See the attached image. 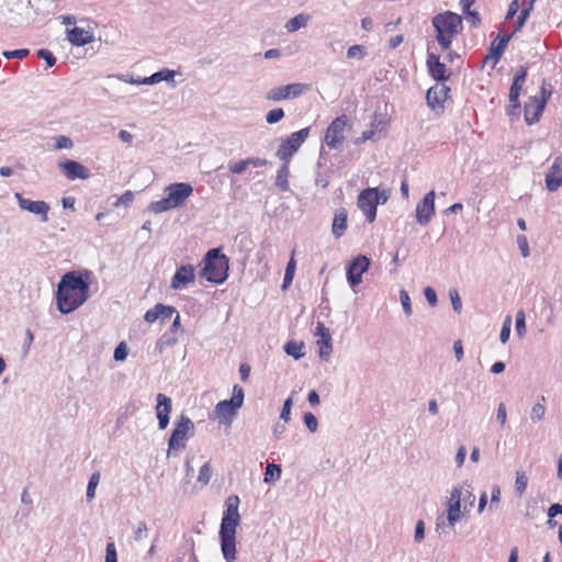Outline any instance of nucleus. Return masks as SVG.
<instances>
[{
	"label": "nucleus",
	"mask_w": 562,
	"mask_h": 562,
	"mask_svg": "<svg viewBox=\"0 0 562 562\" xmlns=\"http://www.w3.org/2000/svg\"><path fill=\"white\" fill-rule=\"evenodd\" d=\"M532 12L531 9H528L526 7H521V11L518 15V19L516 21V26H515V30L514 32H517L519 30H521V27L525 25L527 19L529 18L530 13Z\"/></svg>",
	"instance_id": "47"
},
{
	"label": "nucleus",
	"mask_w": 562,
	"mask_h": 562,
	"mask_svg": "<svg viewBox=\"0 0 562 562\" xmlns=\"http://www.w3.org/2000/svg\"><path fill=\"white\" fill-rule=\"evenodd\" d=\"M284 117V111L281 108L270 110L266 114V121L268 124H276Z\"/></svg>",
	"instance_id": "40"
},
{
	"label": "nucleus",
	"mask_w": 562,
	"mask_h": 562,
	"mask_svg": "<svg viewBox=\"0 0 562 562\" xmlns=\"http://www.w3.org/2000/svg\"><path fill=\"white\" fill-rule=\"evenodd\" d=\"M176 75H177V71L171 70L169 68H162L161 70L153 74V80L155 81V85L159 83L161 81H166V82L170 83L172 87H175L176 86V82H175Z\"/></svg>",
	"instance_id": "28"
},
{
	"label": "nucleus",
	"mask_w": 562,
	"mask_h": 562,
	"mask_svg": "<svg viewBox=\"0 0 562 562\" xmlns=\"http://www.w3.org/2000/svg\"><path fill=\"white\" fill-rule=\"evenodd\" d=\"M510 326H512V317L507 316L503 323L501 334H499V340L502 344H506L509 339L510 335Z\"/></svg>",
	"instance_id": "43"
},
{
	"label": "nucleus",
	"mask_w": 562,
	"mask_h": 562,
	"mask_svg": "<svg viewBox=\"0 0 562 562\" xmlns=\"http://www.w3.org/2000/svg\"><path fill=\"white\" fill-rule=\"evenodd\" d=\"M29 53H30L29 49L21 48V49H14V50H4L2 53V55L7 59H12V58L23 59L29 55Z\"/></svg>",
	"instance_id": "49"
},
{
	"label": "nucleus",
	"mask_w": 562,
	"mask_h": 562,
	"mask_svg": "<svg viewBox=\"0 0 562 562\" xmlns=\"http://www.w3.org/2000/svg\"><path fill=\"white\" fill-rule=\"evenodd\" d=\"M193 193V188L188 182H175L165 188V196L153 201L148 210L155 214L164 213L172 209L182 207Z\"/></svg>",
	"instance_id": "4"
},
{
	"label": "nucleus",
	"mask_w": 562,
	"mask_h": 562,
	"mask_svg": "<svg viewBox=\"0 0 562 562\" xmlns=\"http://www.w3.org/2000/svg\"><path fill=\"white\" fill-rule=\"evenodd\" d=\"M171 398L159 393L157 395L156 414L159 429H166L169 424V414L171 412Z\"/></svg>",
	"instance_id": "22"
},
{
	"label": "nucleus",
	"mask_w": 562,
	"mask_h": 562,
	"mask_svg": "<svg viewBox=\"0 0 562 562\" xmlns=\"http://www.w3.org/2000/svg\"><path fill=\"white\" fill-rule=\"evenodd\" d=\"M546 100L544 98H539L538 95L531 97L529 101L525 104V121L528 125H532L540 120V116L544 110Z\"/></svg>",
	"instance_id": "20"
},
{
	"label": "nucleus",
	"mask_w": 562,
	"mask_h": 562,
	"mask_svg": "<svg viewBox=\"0 0 562 562\" xmlns=\"http://www.w3.org/2000/svg\"><path fill=\"white\" fill-rule=\"evenodd\" d=\"M424 295L427 300V302L429 303L430 306H436L437 305V294H436V291L430 288V286H427L425 288L424 290Z\"/></svg>",
	"instance_id": "62"
},
{
	"label": "nucleus",
	"mask_w": 562,
	"mask_h": 562,
	"mask_svg": "<svg viewBox=\"0 0 562 562\" xmlns=\"http://www.w3.org/2000/svg\"><path fill=\"white\" fill-rule=\"evenodd\" d=\"M37 56L46 61L47 67H53L56 64L55 56L48 49L42 48L37 50Z\"/></svg>",
	"instance_id": "52"
},
{
	"label": "nucleus",
	"mask_w": 562,
	"mask_h": 562,
	"mask_svg": "<svg viewBox=\"0 0 562 562\" xmlns=\"http://www.w3.org/2000/svg\"><path fill=\"white\" fill-rule=\"evenodd\" d=\"M562 186V155L554 158L552 166L546 173V188L555 192Z\"/></svg>",
	"instance_id": "17"
},
{
	"label": "nucleus",
	"mask_w": 562,
	"mask_h": 562,
	"mask_svg": "<svg viewBox=\"0 0 562 562\" xmlns=\"http://www.w3.org/2000/svg\"><path fill=\"white\" fill-rule=\"evenodd\" d=\"M544 414H546V406H544V404L541 403V402H538L531 408L530 419L533 423H538V422L543 419Z\"/></svg>",
	"instance_id": "36"
},
{
	"label": "nucleus",
	"mask_w": 562,
	"mask_h": 562,
	"mask_svg": "<svg viewBox=\"0 0 562 562\" xmlns=\"http://www.w3.org/2000/svg\"><path fill=\"white\" fill-rule=\"evenodd\" d=\"M308 21V15H305L303 13L295 15L294 18L290 19L285 23V29L288 32L293 33L299 31L302 27H305Z\"/></svg>",
	"instance_id": "29"
},
{
	"label": "nucleus",
	"mask_w": 562,
	"mask_h": 562,
	"mask_svg": "<svg viewBox=\"0 0 562 562\" xmlns=\"http://www.w3.org/2000/svg\"><path fill=\"white\" fill-rule=\"evenodd\" d=\"M303 422L311 432H315L317 430L318 422L313 413H305L303 416Z\"/></svg>",
	"instance_id": "44"
},
{
	"label": "nucleus",
	"mask_w": 562,
	"mask_h": 562,
	"mask_svg": "<svg viewBox=\"0 0 562 562\" xmlns=\"http://www.w3.org/2000/svg\"><path fill=\"white\" fill-rule=\"evenodd\" d=\"M465 457H467V449H465L464 446H460L458 451H457V454H456V465H457V468L460 469L464 464Z\"/></svg>",
	"instance_id": "64"
},
{
	"label": "nucleus",
	"mask_w": 562,
	"mask_h": 562,
	"mask_svg": "<svg viewBox=\"0 0 562 562\" xmlns=\"http://www.w3.org/2000/svg\"><path fill=\"white\" fill-rule=\"evenodd\" d=\"M281 467L274 463H268L266 467L263 481L266 483H273L278 481L281 476Z\"/></svg>",
	"instance_id": "31"
},
{
	"label": "nucleus",
	"mask_w": 562,
	"mask_h": 562,
	"mask_svg": "<svg viewBox=\"0 0 562 562\" xmlns=\"http://www.w3.org/2000/svg\"><path fill=\"white\" fill-rule=\"evenodd\" d=\"M194 436V424L186 415H181L175 423V428L168 441V456L172 451H181L186 448L187 441Z\"/></svg>",
	"instance_id": "7"
},
{
	"label": "nucleus",
	"mask_w": 562,
	"mask_h": 562,
	"mask_svg": "<svg viewBox=\"0 0 562 562\" xmlns=\"http://www.w3.org/2000/svg\"><path fill=\"white\" fill-rule=\"evenodd\" d=\"M427 67L430 76L437 81H446L450 77L447 67L440 61V57L434 53L427 55Z\"/></svg>",
	"instance_id": "21"
},
{
	"label": "nucleus",
	"mask_w": 562,
	"mask_h": 562,
	"mask_svg": "<svg viewBox=\"0 0 562 562\" xmlns=\"http://www.w3.org/2000/svg\"><path fill=\"white\" fill-rule=\"evenodd\" d=\"M517 244L520 249L521 256L527 258L530 255V249L528 245V239L525 235L517 236Z\"/></svg>",
	"instance_id": "55"
},
{
	"label": "nucleus",
	"mask_w": 562,
	"mask_h": 562,
	"mask_svg": "<svg viewBox=\"0 0 562 562\" xmlns=\"http://www.w3.org/2000/svg\"><path fill=\"white\" fill-rule=\"evenodd\" d=\"M307 88L308 87L306 85L299 83V82L280 86V87L270 89L267 92L266 98H267V100L274 101V102L286 100L290 98H297L305 90H307Z\"/></svg>",
	"instance_id": "11"
},
{
	"label": "nucleus",
	"mask_w": 562,
	"mask_h": 562,
	"mask_svg": "<svg viewBox=\"0 0 562 562\" xmlns=\"http://www.w3.org/2000/svg\"><path fill=\"white\" fill-rule=\"evenodd\" d=\"M148 527L145 521H138L136 529L134 530V540L140 541L143 538L147 537Z\"/></svg>",
	"instance_id": "53"
},
{
	"label": "nucleus",
	"mask_w": 562,
	"mask_h": 562,
	"mask_svg": "<svg viewBox=\"0 0 562 562\" xmlns=\"http://www.w3.org/2000/svg\"><path fill=\"white\" fill-rule=\"evenodd\" d=\"M59 167L61 168L64 175L70 179H88L90 177V172L87 167L81 165L78 161L75 160H66L61 164H59Z\"/></svg>",
	"instance_id": "23"
},
{
	"label": "nucleus",
	"mask_w": 562,
	"mask_h": 562,
	"mask_svg": "<svg viewBox=\"0 0 562 562\" xmlns=\"http://www.w3.org/2000/svg\"><path fill=\"white\" fill-rule=\"evenodd\" d=\"M128 355V348L124 341L120 342L114 350V359L116 361H124Z\"/></svg>",
	"instance_id": "48"
},
{
	"label": "nucleus",
	"mask_w": 562,
	"mask_h": 562,
	"mask_svg": "<svg viewBox=\"0 0 562 562\" xmlns=\"http://www.w3.org/2000/svg\"><path fill=\"white\" fill-rule=\"evenodd\" d=\"M68 40L75 46H83L93 41V35L89 31L76 26L68 30Z\"/></svg>",
	"instance_id": "26"
},
{
	"label": "nucleus",
	"mask_w": 562,
	"mask_h": 562,
	"mask_svg": "<svg viewBox=\"0 0 562 562\" xmlns=\"http://www.w3.org/2000/svg\"><path fill=\"white\" fill-rule=\"evenodd\" d=\"M72 147H74V142L70 137L59 135L55 138V148L56 149H63V148L70 149Z\"/></svg>",
	"instance_id": "46"
},
{
	"label": "nucleus",
	"mask_w": 562,
	"mask_h": 562,
	"mask_svg": "<svg viewBox=\"0 0 562 562\" xmlns=\"http://www.w3.org/2000/svg\"><path fill=\"white\" fill-rule=\"evenodd\" d=\"M496 419L497 422L501 424L502 427H505L506 426V422H507V411H506V406L504 403H501L497 407V412H496Z\"/></svg>",
	"instance_id": "59"
},
{
	"label": "nucleus",
	"mask_w": 562,
	"mask_h": 562,
	"mask_svg": "<svg viewBox=\"0 0 562 562\" xmlns=\"http://www.w3.org/2000/svg\"><path fill=\"white\" fill-rule=\"evenodd\" d=\"M435 214V191H429L416 206V220L427 225Z\"/></svg>",
	"instance_id": "16"
},
{
	"label": "nucleus",
	"mask_w": 562,
	"mask_h": 562,
	"mask_svg": "<svg viewBox=\"0 0 562 562\" xmlns=\"http://www.w3.org/2000/svg\"><path fill=\"white\" fill-rule=\"evenodd\" d=\"M228 169L232 173L241 175L247 169L246 160L231 161L228 164Z\"/></svg>",
	"instance_id": "51"
},
{
	"label": "nucleus",
	"mask_w": 562,
	"mask_h": 562,
	"mask_svg": "<svg viewBox=\"0 0 562 562\" xmlns=\"http://www.w3.org/2000/svg\"><path fill=\"white\" fill-rule=\"evenodd\" d=\"M431 23L436 31V41L442 50H448L453 38L463 30L461 15L452 11L436 14Z\"/></svg>",
	"instance_id": "3"
},
{
	"label": "nucleus",
	"mask_w": 562,
	"mask_h": 562,
	"mask_svg": "<svg viewBox=\"0 0 562 562\" xmlns=\"http://www.w3.org/2000/svg\"><path fill=\"white\" fill-rule=\"evenodd\" d=\"M105 562H117L116 549L114 542H108L105 548Z\"/></svg>",
	"instance_id": "58"
},
{
	"label": "nucleus",
	"mask_w": 562,
	"mask_h": 562,
	"mask_svg": "<svg viewBox=\"0 0 562 562\" xmlns=\"http://www.w3.org/2000/svg\"><path fill=\"white\" fill-rule=\"evenodd\" d=\"M292 405H293L292 397H288L283 403L280 418L283 419L285 423L290 420Z\"/></svg>",
	"instance_id": "57"
},
{
	"label": "nucleus",
	"mask_w": 562,
	"mask_h": 562,
	"mask_svg": "<svg viewBox=\"0 0 562 562\" xmlns=\"http://www.w3.org/2000/svg\"><path fill=\"white\" fill-rule=\"evenodd\" d=\"M201 276L209 282L221 284L228 277L229 259L220 248L210 249L204 259Z\"/></svg>",
	"instance_id": "5"
},
{
	"label": "nucleus",
	"mask_w": 562,
	"mask_h": 562,
	"mask_svg": "<svg viewBox=\"0 0 562 562\" xmlns=\"http://www.w3.org/2000/svg\"><path fill=\"white\" fill-rule=\"evenodd\" d=\"M162 310H166V311H169L167 308V305H164L161 303H158L156 304L153 308L148 310L146 313H145V321L147 323H154L156 322L157 319H159V313H161Z\"/></svg>",
	"instance_id": "35"
},
{
	"label": "nucleus",
	"mask_w": 562,
	"mask_h": 562,
	"mask_svg": "<svg viewBox=\"0 0 562 562\" xmlns=\"http://www.w3.org/2000/svg\"><path fill=\"white\" fill-rule=\"evenodd\" d=\"M462 501H465L463 486H453L447 502V515L445 516L441 514L436 519V530L438 532H445L446 527L453 528L456 524L461 519Z\"/></svg>",
	"instance_id": "6"
},
{
	"label": "nucleus",
	"mask_w": 562,
	"mask_h": 562,
	"mask_svg": "<svg viewBox=\"0 0 562 562\" xmlns=\"http://www.w3.org/2000/svg\"><path fill=\"white\" fill-rule=\"evenodd\" d=\"M239 497L231 495L225 502V512L220 527V540L223 558L226 562L236 560V528L240 522L238 512Z\"/></svg>",
	"instance_id": "2"
},
{
	"label": "nucleus",
	"mask_w": 562,
	"mask_h": 562,
	"mask_svg": "<svg viewBox=\"0 0 562 562\" xmlns=\"http://www.w3.org/2000/svg\"><path fill=\"white\" fill-rule=\"evenodd\" d=\"M449 296L451 300L452 308L456 313L460 314L462 310V302L457 290H450Z\"/></svg>",
	"instance_id": "54"
},
{
	"label": "nucleus",
	"mask_w": 562,
	"mask_h": 562,
	"mask_svg": "<svg viewBox=\"0 0 562 562\" xmlns=\"http://www.w3.org/2000/svg\"><path fill=\"white\" fill-rule=\"evenodd\" d=\"M134 200V194L132 191H126L124 192L119 199L117 201L114 203L115 206H119V205H130Z\"/></svg>",
	"instance_id": "60"
},
{
	"label": "nucleus",
	"mask_w": 562,
	"mask_h": 562,
	"mask_svg": "<svg viewBox=\"0 0 562 562\" xmlns=\"http://www.w3.org/2000/svg\"><path fill=\"white\" fill-rule=\"evenodd\" d=\"M366 55V48L359 44L350 46L347 50V57L350 59H362Z\"/></svg>",
	"instance_id": "37"
},
{
	"label": "nucleus",
	"mask_w": 562,
	"mask_h": 562,
	"mask_svg": "<svg viewBox=\"0 0 562 562\" xmlns=\"http://www.w3.org/2000/svg\"><path fill=\"white\" fill-rule=\"evenodd\" d=\"M521 87H517L515 85H512L509 90V102L514 109H518L520 106L519 103V95L521 91Z\"/></svg>",
	"instance_id": "45"
},
{
	"label": "nucleus",
	"mask_w": 562,
	"mask_h": 562,
	"mask_svg": "<svg viewBox=\"0 0 562 562\" xmlns=\"http://www.w3.org/2000/svg\"><path fill=\"white\" fill-rule=\"evenodd\" d=\"M289 176H290V169L289 164L283 162L282 166L279 168L276 177V186L283 192L289 191Z\"/></svg>",
	"instance_id": "27"
},
{
	"label": "nucleus",
	"mask_w": 562,
	"mask_h": 562,
	"mask_svg": "<svg viewBox=\"0 0 562 562\" xmlns=\"http://www.w3.org/2000/svg\"><path fill=\"white\" fill-rule=\"evenodd\" d=\"M528 486V476L524 471H516L515 495L521 497Z\"/></svg>",
	"instance_id": "30"
},
{
	"label": "nucleus",
	"mask_w": 562,
	"mask_h": 562,
	"mask_svg": "<svg viewBox=\"0 0 562 562\" xmlns=\"http://www.w3.org/2000/svg\"><path fill=\"white\" fill-rule=\"evenodd\" d=\"M347 115L336 117L328 126L325 135V142L329 148H337L342 144L345 127L347 125Z\"/></svg>",
	"instance_id": "12"
},
{
	"label": "nucleus",
	"mask_w": 562,
	"mask_h": 562,
	"mask_svg": "<svg viewBox=\"0 0 562 562\" xmlns=\"http://www.w3.org/2000/svg\"><path fill=\"white\" fill-rule=\"evenodd\" d=\"M527 70L528 68L526 66H520L518 72L514 77L513 85L522 88L526 81Z\"/></svg>",
	"instance_id": "56"
},
{
	"label": "nucleus",
	"mask_w": 562,
	"mask_h": 562,
	"mask_svg": "<svg viewBox=\"0 0 562 562\" xmlns=\"http://www.w3.org/2000/svg\"><path fill=\"white\" fill-rule=\"evenodd\" d=\"M510 37L512 35H504L499 38V42L497 44L492 43L490 53L484 57V63L487 64L490 60H492L493 66H495L501 59Z\"/></svg>",
	"instance_id": "25"
},
{
	"label": "nucleus",
	"mask_w": 562,
	"mask_h": 562,
	"mask_svg": "<svg viewBox=\"0 0 562 562\" xmlns=\"http://www.w3.org/2000/svg\"><path fill=\"white\" fill-rule=\"evenodd\" d=\"M516 333L520 338L526 334V316L522 310H519L516 314Z\"/></svg>",
	"instance_id": "38"
},
{
	"label": "nucleus",
	"mask_w": 562,
	"mask_h": 562,
	"mask_svg": "<svg viewBox=\"0 0 562 562\" xmlns=\"http://www.w3.org/2000/svg\"><path fill=\"white\" fill-rule=\"evenodd\" d=\"M378 196V188H367L358 195L357 205L363 212L369 223L374 222L376 217Z\"/></svg>",
	"instance_id": "10"
},
{
	"label": "nucleus",
	"mask_w": 562,
	"mask_h": 562,
	"mask_svg": "<svg viewBox=\"0 0 562 562\" xmlns=\"http://www.w3.org/2000/svg\"><path fill=\"white\" fill-rule=\"evenodd\" d=\"M14 198L18 201L19 206L40 216L41 222H47L48 216L47 213L49 211V205L45 201H32L30 199L24 198L21 193L16 192Z\"/></svg>",
	"instance_id": "14"
},
{
	"label": "nucleus",
	"mask_w": 562,
	"mask_h": 562,
	"mask_svg": "<svg viewBox=\"0 0 562 562\" xmlns=\"http://www.w3.org/2000/svg\"><path fill=\"white\" fill-rule=\"evenodd\" d=\"M400 301L403 306V311H404L405 315L411 316L413 313V310H412L411 299H409L407 291H405V290L400 291Z\"/></svg>",
	"instance_id": "42"
},
{
	"label": "nucleus",
	"mask_w": 562,
	"mask_h": 562,
	"mask_svg": "<svg viewBox=\"0 0 562 562\" xmlns=\"http://www.w3.org/2000/svg\"><path fill=\"white\" fill-rule=\"evenodd\" d=\"M245 160H246L247 167H254V168L263 167L269 164L267 159L259 158V157H248Z\"/></svg>",
	"instance_id": "61"
},
{
	"label": "nucleus",
	"mask_w": 562,
	"mask_h": 562,
	"mask_svg": "<svg viewBox=\"0 0 562 562\" xmlns=\"http://www.w3.org/2000/svg\"><path fill=\"white\" fill-rule=\"evenodd\" d=\"M295 267H296V263L292 256L286 265V268H285V273H284L283 283H282L283 290L288 289L290 286V284L292 283L294 272H295Z\"/></svg>",
	"instance_id": "34"
},
{
	"label": "nucleus",
	"mask_w": 562,
	"mask_h": 562,
	"mask_svg": "<svg viewBox=\"0 0 562 562\" xmlns=\"http://www.w3.org/2000/svg\"><path fill=\"white\" fill-rule=\"evenodd\" d=\"M425 538V525L423 520H418L415 528L414 539L420 542Z\"/></svg>",
	"instance_id": "63"
},
{
	"label": "nucleus",
	"mask_w": 562,
	"mask_h": 562,
	"mask_svg": "<svg viewBox=\"0 0 562 562\" xmlns=\"http://www.w3.org/2000/svg\"><path fill=\"white\" fill-rule=\"evenodd\" d=\"M311 132L310 127L292 133L283 139L276 151V156L285 164H290L293 155L300 149Z\"/></svg>",
	"instance_id": "8"
},
{
	"label": "nucleus",
	"mask_w": 562,
	"mask_h": 562,
	"mask_svg": "<svg viewBox=\"0 0 562 562\" xmlns=\"http://www.w3.org/2000/svg\"><path fill=\"white\" fill-rule=\"evenodd\" d=\"M303 348H304V345L303 342H296V341H289L285 344L284 346V351L289 355V356H292L294 359H301L302 357H304V352H303Z\"/></svg>",
	"instance_id": "32"
},
{
	"label": "nucleus",
	"mask_w": 562,
	"mask_h": 562,
	"mask_svg": "<svg viewBox=\"0 0 562 562\" xmlns=\"http://www.w3.org/2000/svg\"><path fill=\"white\" fill-rule=\"evenodd\" d=\"M450 88L445 83H437L429 88L426 93V101L430 109L442 108L445 101L448 99Z\"/></svg>",
	"instance_id": "19"
},
{
	"label": "nucleus",
	"mask_w": 562,
	"mask_h": 562,
	"mask_svg": "<svg viewBox=\"0 0 562 562\" xmlns=\"http://www.w3.org/2000/svg\"><path fill=\"white\" fill-rule=\"evenodd\" d=\"M195 270L191 265L180 266L171 279L170 286L173 290H181L188 286V284L194 282Z\"/></svg>",
	"instance_id": "18"
},
{
	"label": "nucleus",
	"mask_w": 562,
	"mask_h": 562,
	"mask_svg": "<svg viewBox=\"0 0 562 562\" xmlns=\"http://www.w3.org/2000/svg\"><path fill=\"white\" fill-rule=\"evenodd\" d=\"M99 482H100V473L99 472L92 473L89 479L87 492H86V497H87L88 502H90L94 498L95 490H97Z\"/></svg>",
	"instance_id": "33"
},
{
	"label": "nucleus",
	"mask_w": 562,
	"mask_h": 562,
	"mask_svg": "<svg viewBox=\"0 0 562 562\" xmlns=\"http://www.w3.org/2000/svg\"><path fill=\"white\" fill-rule=\"evenodd\" d=\"M92 272L89 270L69 271L57 284L56 303L61 314H69L89 299Z\"/></svg>",
	"instance_id": "1"
},
{
	"label": "nucleus",
	"mask_w": 562,
	"mask_h": 562,
	"mask_svg": "<svg viewBox=\"0 0 562 562\" xmlns=\"http://www.w3.org/2000/svg\"><path fill=\"white\" fill-rule=\"evenodd\" d=\"M178 339L173 337H169L166 334L162 335L159 340L156 342V350L159 353H162L166 347L173 346L177 344Z\"/></svg>",
	"instance_id": "39"
},
{
	"label": "nucleus",
	"mask_w": 562,
	"mask_h": 562,
	"mask_svg": "<svg viewBox=\"0 0 562 562\" xmlns=\"http://www.w3.org/2000/svg\"><path fill=\"white\" fill-rule=\"evenodd\" d=\"M244 402V390L239 385H234L233 387V396L231 400H224L216 404L215 413L218 418L228 420L232 418L237 409L241 407Z\"/></svg>",
	"instance_id": "9"
},
{
	"label": "nucleus",
	"mask_w": 562,
	"mask_h": 562,
	"mask_svg": "<svg viewBox=\"0 0 562 562\" xmlns=\"http://www.w3.org/2000/svg\"><path fill=\"white\" fill-rule=\"evenodd\" d=\"M348 213L345 207L336 210L334 214L331 233L336 238L341 237L347 229Z\"/></svg>",
	"instance_id": "24"
},
{
	"label": "nucleus",
	"mask_w": 562,
	"mask_h": 562,
	"mask_svg": "<svg viewBox=\"0 0 562 562\" xmlns=\"http://www.w3.org/2000/svg\"><path fill=\"white\" fill-rule=\"evenodd\" d=\"M315 335L319 337L317 340L318 355L321 359L328 361L333 351V341L329 329L322 322H318L315 328Z\"/></svg>",
	"instance_id": "15"
},
{
	"label": "nucleus",
	"mask_w": 562,
	"mask_h": 562,
	"mask_svg": "<svg viewBox=\"0 0 562 562\" xmlns=\"http://www.w3.org/2000/svg\"><path fill=\"white\" fill-rule=\"evenodd\" d=\"M370 259L363 255L357 256L347 267V280L355 288L362 282V274L368 271Z\"/></svg>",
	"instance_id": "13"
},
{
	"label": "nucleus",
	"mask_w": 562,
	"mask_h": 562,
	"mask_svg": "<svg viewBox=\"0 0 562 562\" xmlns=\"http://www.w3.org/2000/svg\"><path fill=\"white\" fill-rule=\"evenodd\" d=\"M501 502V487L498 485H493L491 491V503L490 509L493 510L497 508Z\"/></svg>",
	"instance_id": "50"
},
{
	"label": "nucleus",
	"mask_w": 562,
	"mask_h": 562,
	"mask_svg": "<svg viewBox=\"0 0 562 562\" xmlns=\"http://www.w3.org/2000/svg\"><path fill=\"white\" fill-rule=\"evenodd\" d=\"M211 475H212L211 465L209 462H205L199 471L198 481L200 483H202L203 485H206L211 480Z\"/></svg>",
	"instance_id": "41"
}]
</instances>
